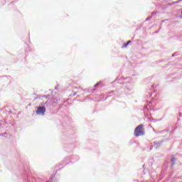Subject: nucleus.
Masks as SVG:
<instances>
[{
    "instance_id": "1",
    "label": "nucleus",
    "mask_w": 182,
    "mask_h": 182,
    "mask_svg": "<svg viewBox=\"0 0 182 182\" xmlns=\"http://www.w3.org/2000/svg\"><path fill=\"white\" fill-rule=\"evenodd\" d=\"M145 133L144 125L139 124L135 128L134 134L136 137H139L140 136H144Z\"/></svg>"
},
{
    "instance_id": "2",
    "label": "nucleus",
    "mask_w": 182,
    "mask_h": 182,
    "mask_svg": "<svg viewBox=\"0 0 182 182\" xmlns=\"http://www.w3.org/2000/svg\"><path fill=\"white\" fill-rule=\"evenodd\" d=\"M45 112H46V108H45V107H39L36 113L37 114H42L43 116L45 114Z\"/></svg>"
},
{
    "instance_id": "3",
    "label": "nucleus",
    "mask_w": 182,
    "mask_h": 182,
    "mask_svg": "<svg viewBox=\"0 0 182 182\" xmlns=\"http://www.w3.org/2000/svg\"><path fill=\"white\" fill-rule=\"evenodd\" d=\"M129 43H132V41H128L127 42V45H129Z\"/></svg>"
},
{
    "instance_id": "4",
    "label": "nucleus",
    "mask_w": 182,
    "mask_h": 182,
    "mask_svg": "<svg viewBox=\"0 0 182 182\" xmlns=\"http://www.w3.org/2000/svg\"><path fill=\"white\" fill-rule=\"evenodd\" d=\"M127 46H128L127 43L124 45V48H127Z\"/></svg>"
},
{
    "instance_id": "5",
    "label": "nucleus",
    "mask_w": 182,
    "mask_h": 182,
    "mask_svg": "<svg viewBox=\"0 0 182 182\" xmlns=\"http://www.w3.org/2000/svg\"><path fill=\"white\" fill-rule=\"evenodd\" d=\"M171 161H174V159H171Z\"/></svg>"
},
{
    "instance_id": "6",
    "label": "nucleus",
    "mask_w": 182,
    "mask_h": 182,
    "mask_svg": "<svg viewBox=\"0 0 182 182\" xmlns=\"http://www.w3.org/2000/svg\"><path fill=\"white\" fill-rule=\"evenodd\" d=\"M99 84H96L95 86H97Z\"/></svg>"
}]
</instances>
